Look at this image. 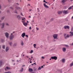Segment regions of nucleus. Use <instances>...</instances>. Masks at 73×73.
<instances>
[{"label":"nucleus","instance_id":"f257e3e1","mask_svg":"<svg viewBox=\"0 0 73 73\" xmlns=\"http://www.w3.org/2000/svg\"><path fill=\"white\" fill-rule=\"evenodd\" d=\"M64 38H65V39H67V38H69V37H70L69 35L68 34L66 35V33H64Z\"/></svg>","mask_w":73,"mask_h":73},{"label":"nucleus","instance_id":"f03ea898","mask_svg":"<svg viewBox=\"0 0 73 73\" xmlns=\"http://www.w3.org/2000/svg\"><path fill=\"white\" fill-rule=\"evenodd\" d=\"M14 35H10L9 36V38L10 40H12L14 38Z\"/></svg>","mask_w":73,"mask_h":73},{"label":"nucleus","instance_id":"7ed1b4c3","mask_svg":"<svg viewBox=\"0 0 73 73\" xmlns=\"http://www.w3.org/2000/svg\"><path fill=\"white\" fill-rule=\"evenodd\" d=\"M5 34L6 38H9V33H8L6 32L5 33Z\"/></svg>","mask_w":73,"mask_h":73},{"label":"nucleus","instance_id":"20e7f679","mask_svg":"<svg viewBox=\"0 0 73 73\" xmlns=\"http://www.w3.org/2000/svg\"><path fill=\"white\" fill-rule=\"evenodd\" d=\"M51 58V59H52V60L54 59L55 60H56L57 59V57L56 56H52Z\"/></svg>","mask_w":73,"mask_h":73},{"label":"nucleus","instance_id":"39448f33","mask_svg":"<svg viewBox=\"0 0 73 73\" xmlns=\"http://www.w3.org/2000/svg\"><path fill=\"white\" fill-rule=\"evenodd\" d=\"M63 11L64 14H68L69 13L68 10H64Z\"/></svg>","mask_w":73,"mask_h":73},{"label":"nucleus","instance_id":"423d86ee","mask_svg":"<svg viewBox=\"0 0 73 73\" xmlns=\"http://www.w3.org/2000/svg\"><path fill=\"white\" fill-rule=\"evenodd\" d=\"M0 25H2V27H1V28L2 29H3V28H4V26L5 25V23H3L2 24L1 23Z\"/></svg>","mask_w":73,"mask_h":73},{"label":"nucleus","instance_id":"0eeeda50","mask_svg":"<svg viewBox=\"0 0 73 73\" xmlns=\"http://www.w3.org/2000/svg\"><path fill=\"white\" fill-rule=\"evenodd\" d=\"M53 37L54 38H57L58 37V35L57 34H54L53 35Z\"/></svg>","mask_w":73,"mask_h":73},{"label":"nucleus","instance_id":"6e6552de","mask_svg":"<svg viewBox=\"0 0 73 73\" xmlns=\"http://www.w3.org/2000/svg\"><path fill=\"white\" fill-rule=\"evenodd\" d=\"M9 49V46H7L6 47L5 49V51L6 52H7Z\"/></svg>","mask_w":73,"mask_h":73},{"label":"nucleus","instance_id":"1a4fd4ad","mask_svg":"<svg viewBox=\"0 0 73 73\" xmlns=\"http://www.w3.org/2000/svg\"><path fill=\"white\" fill-rule=\"evenodd\" d=\"M17 17L19 20H21V17H20V15H18L17 16Z\"/></svg>","mask_w":73,"mask_h":73},{"label":"nucleus","instance_id":"9d476101","mask_svg":"<svg viewBox=\"0 0 73 73\" xmlns=\"http://www.w3.org/2000/svg\"><path fill=\"white\" fill-rule=\"evenodd\" d=\"M43 5L44 6L45 8H49V7L46 5V3H44Z\"/></svg>","mask_w":73,"mask_h":73},{"label":"nucleus","instance_id":"9b49d317","mask_svg":"<svg viewBox=\"0 0 73 73\" xmlns=\"http://www.w3.org/2000/svg\"><path fill=\"white\" fill-rule=\"evenodd\" d=\"M70 35L69 36H70L71 37H72L73 36V32L72 31H70Z\"/></svg>","mask_w":73,"mask_h":73},{"label":"nucleus","instance_id":"f8f14e48","mask_svg":"<svg viewBox=\"0 0 73 73\" xmlns=\"http://www.w3.org/2000/svg\"><path fill=\"white\" fill-rule=\"evenodd\" d=\"M25 36V33H24L22 34L21 35V36L23 37V38H24Z\"/></svg>","mask_w":73,"mask_h":73},{"label":"nucleus","instance_id":"ddd939ff","mask_svg":"<svg viewBox=\"0 0 73 73\" xmlns=\"http://www.w3.org/2000/svg\"><path fill=\"white\" fill-rule=\"evenodd\" d=\"M33 69L32 68H29V71L30 72H33Z\"/></svg>","mask_w":73,"mask_h":73},{"label":"nucleus","instance_id":"4468645a","mask_svg":"<svg viewBox=\"0 0 73 73\" xmlns=\"http://www.w3.org/2000/svg\"><path fill=\"white\" fill-rule=\"evenodd\" d=\"M15 8L16 9H17V10H20V9H21V8H20V7H17V6H16L15 7Z\"/></svg>","mask_w":73,"mask_h":73},{"label":"nucleus","instance_id":"2eb2a0df","mask_svg":"<svg viewBox=\"0 0 73 73\" xmlns=\"http://www.w3.org/2000/svg\"><path fill=\"white\" fill-rule=\"evenodd\" d=\"M23 70L24 68H23V67H22L21 69L20 70H19V71L20 72H23Z\"/></svg>","mask_w":73,"mask_h":73},{"label":"nucleus","instance_id":"dca6fc26","mask_svg":"<svg viewBox=\"0 0 73 73\" xmlns=\"http://www.w3.org/2000/svg\"><path fill=\"white\" fill-rule=\"evenodd\" d=\"M62 50L64 52H65L66 51V48H62Z\"/></svg>","mask_w":73,"mask_h":73},{"label":"nucleus","instance_id":"f3484780","mask_svg":"<svg viewBox=\"0 0 73 73\" xmlns=\"http://www.w3.org/2000/svg\"><path fill=\"white\" fill-rule=\"evenodd\" d=\"M23 25L25 26V27H27V25H28V23H23Z\"/></svg>","mask_w":73,"mask_h":73},{"label":"nucleus","instance_id":"a211bd4d","mask_svg":"<svg viewBox=\"0 0 73 73\" xmlns=\"http://www.w3.org/2000/svg\"><path fill=\"white\" fill-rule=\"evenodd\" d=\"M62 11H60L58 12V13L59 15H60V14H61L62 13Z\"/></svg>","mask_w":73,"mask_h":73},{"label":"nucleus","instance_id":"6ab92c4d","mask_svg":"<svg viewBox=\"0 0 73 73\" xmlns=\"http://www.w3.org/2000/svg\"><path fill=\"white\" fill-rule=\"evenodd\" d=\"M2 64H3V62L2 61L0 60V66H1V65H2Z\"/></svg>","mask_w":73,"mask_h":73},{"label":"nucleus","instance_id":"aec40b11","mask_svg":"<svg viewBox=\"0 0 73 73\" xmlns=\"http://www.w3.org/2000/svg\"><path fill=\"white\" fill-rule=\"evenodd\" d=\"M17 45V43H15L13 45V46H14V47H15V46H16Z\"/></svg>","mask_w":73,"mask_h":73},{"label":"nucleus","instance_id":"412c9836","mask_svg":"<svg viewBox=\"0 0 73 73\" xmlns=\"http://www.w3.org/2000/svg\"><path fill=\"white\" fill-rule=\"evenodd\" d=\"M9 44L10 46H12V44H13V42H9Z\"/></svg>","mask_w":73,"mask_h":73},{"label":"nucleus","instance_id":"4be33fe9","mask_svg":"<svg viewBox=\"0 0 73 73\" xmlns=\"http://www.w3.org/2000/svg\"><path fill=\"white\" fill-rule=\"evenodd\" d=\"M72 8H73V5H72L71 7H69L68 8V9H69V10H70V9H72Z\"/></svg>","mask_w":73,"mask_h":73},{"label":"nucleus","instance_id":"5701e85b","mask_svg":"<svg viewBox=\"0 0 73 73\" xmlns=\"http://www.w3.org/2000/svg\"><path fill=\"white\" fill-rule=\"evenodd\" d=\"M66 1H67V0H62V2L63 3H65Z\"/></svg>","mask_w":73,"mask_h":73},{"label":"nucleus","instance_id":"b1692460","mask_svg":"<svg viewBox=\"0 0 73 73\" xmlns=\"http://www.w3.org/2000/svg\"><path fill=\"white\" fill-rule=\"evenodd\" d=\"M57 70L58 71H59V72H62V70H59V69H57Z\"/></svg>","mask_w":73,"mask_h":73},{"label":"nucleus","instance_id":"393cba45","mask_svg":"<svg viewBox=\"0 0 73 73\" xmlns=\"http://www.w3.org/2000/svg\"><path fill=\"white\" fill-rule=\"evenodd\" d=\"M14 12L15 13H16V14H17L18 13H17V11H16V10H15L14 11Z\"/></svg>","mask_w":73,"mask_h":73},{"label":"nucleus","instance_id":"a878e982","mask_svg":"<svg viewBox=\"0 0 73 73\" xmlns=\"http://www.w3.org/2000/svg\"><path fill=\"white\" fill-rule=\"evenodd\" d=\"M73 62L71 63L70 65V67H72V66H73Z\"/></svg>","mask_w":73,"mask_h":73},{"label":"nucleus","instance_id":"bb28decb","mask_svg":"<svg viewBox=\"0 0 73 73\" xmlns=\"http://www.w3.org/2000/svg\"><path fill=\"white\" fill-rule=\"evenodd\" d=\"M4 19H5V17L3 16V17H2L1 18V20H4Z\"/></svg>","mask_w":73,"mask_h":73},{"label":"nucleus","instance_id":"cd10ccee","mask_svg":"<svg viewBox=\"0 0 73 73\" xmlns=\"http://www.w3.org/2000/svg\"><path fill=\"white\" fill-rule=\"evenodd\" d=\"M62 62H65V59H63L62 60Z\"/></svg>","mask_w":73,"mask_h":73},{"label":"nucleus","instance_id":"c85d7f7f","mask_svg":"<svg viewBox=\"0 0 73 73\" xmlns=\"http://www.w3.org/2000/svg\"><path fill=\"white\" fill-rule=\"evenodd\" d=\"M5 45H3L2 46V48L3 49H5Z\"/></svg>","mask_w":73,"mask_h":73},{"label":"nucleus","instance_id":"c756f323","mask_svg":"<svg viewBox=\"0 0 73 73\" xmlns=\"http://www.w3.org/2000/svg\"><path fill=\"white\" fill-rule=\"evenodd\" d=\"M10 9H11V10H13V7H10Z\"/></svg>","mask_w":73,"mask_h":73},{"label":"nucleus","instance_id":"7c9ffc66","mask_svg":"<svg viewBox=\"0 0 73 73\" xmlns=\"http://www.w3.org/2000/svg\"><path fill=\"white\" fill-rule=\"evenodd\" d=\"M65 46L67 48H68L69 47V46L68 45L65 44Z\"/></svg>","mask_w":73,"mask_h":73},{"label":"nucleus","instance_id":"2f4dec72","mask_svg":"<svg viewBox=\"0 0 73 73\" xmlns=\"http://www.w3.org/2000/svg\"><path fill=\"white\" fill-rule=\"evenodd\" d=\"M33 46H34V48H36L35 46H36V44H33Z\"/></svg>","mask_w":73,"mask_h":73},{"label":"nucleus","instance_id":"473e14b6","mask_svg":"<svg viewBox=\"0 0 73 73\" xmlns=\"http://www.w3.org/2000/svg\"><path fill=\"white\" fill-rule=\"evenodd\" d=\"M6 69H11V68L8 67H6Z\"/></svg>","mask_w":73,"mask_h":73},{"label":"nucleus","instance_id":"72a5a7b5","mask_svg":"<svg viewBox=\"0 0 73 73\" xmlns=\"http://www.w3.org/2000/svg\"><path fill=\"white\" fill-rule=\"evenodd\" d=\"M6 25H7V26H9V25L8 24V23H6Z\"/></svg>","mask_w":73,"mask_h":73},{"label":"nucleus","instance_id":"f704fd0d","mask_svg":"<svg viewBox=\"0 0 73 73\" xmlns=\"http://www.w3.org/2000/svg\"><path fill=\"white\" fill-rule=\"evenodd\" d=\"M71 31L73 32V27H71Z\"/></svg>","mask_w":73,"mask_h":73},{"label":"nucleus","instance_id":"c9c22d12","mask_svg":"<svg viewBox=\"0 0 73 73\" xmlns=\"http://www.w3.org/2000/svg\"><path fill=\"white\" fill-rule=\"evenodd\" d=\"M1 41L2 42H4V40L3 39H1Z\"/></svg>","mask_w":73,"mask_h":73},{"label":"nucleus","instance_id":"e433bc0d","mask_svg":"<svg viewBox=\"0 0 73 73\" xmlns=\"http://www.w3.org/2000/svg\"><path fill=\"white\" fill-rule=\"evenodd\" d=\"M36 70V69L35 68H34L33 71L35 72Z\"/></svg>","mask_w":73,"mask_h":73},{"label":"nucleus","instance_id":"4c0bfd02","mask_svg":"<svg viewBox=\"0 0 73 73\" xmlns=\"http://www.w3.org/2000/svg\"><path fill=\"white\" fill-rule=\"evenodd\" d=\"M38 69L39 70H41V68L40 67L38 68Z\"/></svg>","mask_w":73,"mask_h":73},{"label":"nucleus","instance_id":"58836bf2","mask_svg":"<svg viewBox=\"0 0 73 73\" xmlns=\"http://www.w3.org/2000/svg\"><path fill=\"white\" fill-rule=\"evenodd\" d=\"M33 50H31L30 52V53H33Z\"/></svg>","mask_w":73,"mask_h":73},{"label":"nucleus","instance_id":"ea45409f","mask_svg":"<svg viewBox=\"0 0 73 73\" xmlns=\"http://www.w3.org/2000/svg\"><path fill=\"white\" fill-rule=\"evenodd\" d=\"M66 27H67V29H69V26H66Z\"/></svg>","mask_w":73,"mask_h":73},{"label":"nucleus","instance_id":"a19ab883","mask_svg":"<svg viewBox=\"0 0 73 73\" xmlns=\"http://www.w3.org/2000/svg\"><path fill=\"white\" fill-rule=\"evenodd\" d=\"M15 4H16L17 5H19V3H15Z\"/></svg>","mask_w":73,"mask_h":73},{"label":"nucleus","instance_id":"79ce46f5","mask_svg":"<svg viewBox=\"0 0 73 73\" xmlns=\"http://www.w3.org/2000/svg\"><path fill=\"white\" fill-rule=\"evenodd\" d=\"M64 29H66V28H67L66 26H64Z\"/></svg>","mask_w":73,"mask_h":73},{"label":"nucleus","instance_id":"37998d69","mask_svg":"<svg viewBox=\"0 0 73 73\" xmlns=\"http://www.w3.org/2000/svg\"><path fill=\"white\" fill-rule=\"evenodd\" d=\"M42 59H44L45 58V57H44L43 56L42 57H41Z\"/></svg>","mask_w":73,"mask_h":73},{"label":"nucleus","instance_id":"c03bdc74","mask_svg":"<svg viewBox=\"0 0 73 73\" xmlns=\"http://www.w3.org/2000/svg\"><path fill=\"white\" fill-rule=\"evenodd\" d=\"M21 45H24V43H23V42H22L21 43Z\"/></svg>","mask_w":73,"mask_h":73},{"label":"nucleus","instance_id":"a18cd8bd","mask_svg":"<svg viewBox=\"0 0 73 73\" xmlns=\"http://www.w3.org/2000/svg\"><path fill=\"white\" fill-rule=\"evenodd\" d=\"M51 21H53V18H52L51 19Z\"/></svg>","mask_w":73,"mask_h":73},{"label":"nucleus","instance_id":"49530a36","mask_svg":"<svg viewBox=\"0 0 73 73\" xmlns=\"http://www.w3.org/2000/svg\"><path fill=\"white\" fill-rule=\"evenodd\" d=\"M36 28L37 29V31H38V28L36 27Z\"/></svg>","mask_w":73,"mask_h":73},{"label":"nucleus","instance_id":"de8ad7c7","mask_svg":"<svg viewBox=\"0 0 73 73\" xmlns=\"http://www.w3.org/2000/svg\"><path fill=\"white\" fill-rule=\"evenodd\" d=\"M25 36H26V37H28V36L27 35H26Z\"/></svg>","mask_w":73,"mask_h":73},{"label":"nucleus","instance_id":"09e8293b","mask_svg":"<svg viewBox=\"0 0 73 73\" xmlns=\"http://www.w3.org/2000/svg\"><path fill=\"white\" fill-rule=\"evenodd\" d=\"M7 73H11V72L9 71V72H7Z\"/></svg>","mask_w":73,"mask_h":73},{"label":"nucleus","instance_id":"8fccbe9b","mask_svg":"<svg viewBox=\"0 0 73 73\" xmlns=\"http://www.w3.org/2000/svg\"><path fill=\"white\" fill-rule=\"evenodd\" d=\"M31 27H30L29 28V29H30V30H31Z\"/></svg>","mask_w":73,"mask_h":73},{"label":"nucleus","instance_id":"3c124183","mask_svg":"<svg viewBox=\"0 0 73 73\" xmlns=\"http://www.w3.org/2000/svg\"><path fill=\"white\" fill-rule=\"evenodd\" d=\"M35 65H36V63H33V65H35Z\"/></svg>","mask_w":73,"mask_h":73},{"label":"nucleus","instance_id":"603ef678","mask_svg":"<svg viewBox=\"0 0 73 73\" xmlns=\"http://www.w3.org/2000/svg\"><path fill=\"white\" fill-rule=\"evenodd\" d=\"M12 35H13V33H11L10 36H13Z\"/></svg>","mask_w":73,"mask_h":73},{"label":"nucleus","instance_id":"864d4df0","mask_svg":"<svg viewBox=\"0 0 73 73\" xmlns=\"http://www.w3.org/2000/svg\"><path fill=\"white\" fill-rule=\"evenodd\" d=\"M41 68V69H42V68H44V67L43 66H42Z\"/></svg>","mask_w":73,"mask_h":73},{"label":"nucleus","instance_id":"5fc2aeb1","mask_svg":"<svg viewBox=\"0 0 73 73\" xmlns=\"http://www.w3.org/2000/svg\"><path fill=\"white\" fill-rule=\"evenodd\" d=\"M13 33L14 34V33H15V31H13Z\"/></svg>","mask_w":73,"mask_h":73},{"label":"nucleus","instance_id":"6e6d98bb","mask_svg":"<svg viewBox=\"0 0 73 73\" xmlns=\"http://www.w3.org/2000/svg\"><path fill=\"white\" fill-rule=\"evenodd\" d=\"M22 66L23 67H24V66H25V65H23V66Z\"/></svg>","mask_w":73,"mask_h":73},{"label":"nucleus","instance_id":"4d7b16f0","mask_svg":"<svg viewBox=\"0 0 73 73\" xmlns=\"http://www.w3.org/2000/svg\"><path fill=\"white\" fill-rule=\"evenodd\" d=\"M46 1H45V0H44L43 1V2L44 3H45V2Z\"/></svg>","mask_w":73,"mask_h":73},{"label":"nucleus","instance_id":"13d9d810","mask_svg":"<svg viewBox=\"0 0 73 73\" xmlns=\"http://www.w3.org/2000/svg\"><path fill=\"white\" fill-rule=\"evenodd\" d=\"M31 11H32V10L30 9L29 10V12H31Z\"/></svg>","mask_w":73,"mask_h":73},{"label":"nucleus","instance_id":"bf43d9fd","mask_svg":"<svg viewBox=\"0 0 73 73\" xmlns=\"http://www.w3.org/2000/svg\"><path fill=\"white\" fill-rule=\"evenodd\" d=\"M53 41L55 42V41H56V40H54V39L53 40Z\"/></svg>","mask_w":73,"mask_h":73},{"label":"nucleus","instance_id":"052dcab7","mask_svg":"<svg viewBox=\"0 0 73 73\" xmlns=\"http://www.w3.org/2000/svg\"><path fill=\"white\" fill-rule=\"evenodd\" d=\"M1 5H0V9H1Z\"/></svg>","mask_w":73,"mask_h":73},{"label":"nucleus","instance_id":"680f3d73","mask_svg":"<svg viewBox=\"0 0 73 73\" xmlns=\"http://www.w3.org/2000/svg\"><path fill=\"white\" fill-rule=\"evenodd\" d=\"M28 5H29V6H30V4H28L27 5V6H28Z\"/></svg>","mask_w":73,"mask_h":73},{"label":"nucleus","instance_id":"e2e57ef3","mask_svg":"<svg viewBox=\"0 0 73 73\" xmlns=\"http://www.w3.org/2000/svg\"><path fill=\"white\" fill-rule=\"evenodd\" d=\"M21 15H22V16H23V14H22V13H21Z\"/></svg>","mask_w":73,"mask_h":73},{"label":"nucleus","instance_id":"0e129e2a","mask_svg":"<svg viewBox=\"0 0 73 73\" xmlns=\"http://www.w3.org/2000/svg\"><path fill=\"white\" fill-rule=\"evenodd\" d=\"M12 61L13 62L15 61V60H12Z\"/></svg>","mask_w":73,"mask_h":73},{"label":"nucleus","instance_id":"69168bd1","mask_svg":"<svg viewBox=\"0 0 73 73\" xmlns=\"http://www.w3.org/2000/svg\"><path fill=\"white\" fill-rule=\"evenodd\" d=\"M26 57H27V58H29V57H28V56H26Z\"/></svg>","mask_w":73,"mask_h":73},{"label":"nucleus","instance_id":"338daca9","mask_svg":"<svg viewBox=\"0 0 73 73\" xmlns=\"http://www.w3.org/2000/svg\"><path fill=\"white\" fill-rule=\"evenodd\" d=\"M71 45H73V42L72 43V44H71Z\"/></svg>","mask_w":73,"mask_h":73},{"label":"nucleus","instance_id":"774afa93","mask_svg":"<svg viewBox=\"0 0 73 73\" xmlns=\"http://www.w3.org/2000/svg\"><path fill=\"white\" fill-rule=\"evenodd\" d=\"M71 19H73V16L72 17Z\"/></svg>","mask_w":73,"mask_h":73}]
</instances>
